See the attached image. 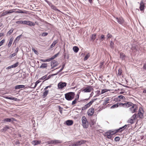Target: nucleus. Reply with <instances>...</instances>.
<instances>
[{
	"label": "nucleus",
	"instance_id": "f257e3e1",
	"mask_svg": "<svg viewBox=\"0 0 146 146\" xmlns=\"http://www.w3.org/2000/svg\"><path fill=\"white\" fill-rule=\"evenodd\" d=\"M75 95L74 92H70L65 94V98L67 100L71 101L74 98Z\"/></svg>",
	"mask_w": 146,
	"mask_h": 146
},
{
	"label": "nucleus",
	"instance_id": "f03ea898",
	"mask_svg": "<svg viewBox=\"0 0 146 146\" xmlns=\"http://www.w3.org/2000/svg\"><path fill=\"white\" fill-rule=\"evenodd\" d=\"M82 125L84 128H87L89 125L88 122L87 118L84 116H83L82 118Z\"/></svg>",
	"mask_w": 146,
	"mask_h": 146
},
{
	"label": "nucleus",
	"instance_id": "7ed1b4c3",
	"mask_svg": "<svg viewBox=\"0 0 146 146\" xmlns=\"http://www.w3.org/2000/svg\"><path fill=\"white\" fill-rule=\"evenodd\" d=\"M81 90L84 93H88L91 92L92 90H93V89L92 86L87 85L86 87L83 88L81 89Z\"/></svg>",
	"mask_w": 146,
	"mask_h": 146
},
{
	"label": "nucleus",
	"instance_id": "20e7f679",
	"mask_svg": "<svg viewBox=\"0 0 146 146\" xmlns=\"http://www.w3.org/2000/svg\"><path fill=\"white\" fill-rule=\"evenodd\" d=\"M97 98L94 99L92 100L89 103L85 105L82 108V110H84L89 108L91 106L92 103L97 100Z\"/></svg>",
	"mask_w": 146,
	"mask_h": 146
},
{
	"label": "nucleus",
	"instance_id": "39448f33",
	"mask_svg": "<svg viewBox=\"0 0 146 146\" xmlns=\"http://www.w3.org/2000/svg\"><path fill=\"white\" fill-rule=\"evenodd\" d=\"M97 98L94 99L92 100L89 103L85 105L82 108V110H84L89 108L91 106L92 103L97 100Z\"/></svg>",
	"mask_w": 146,
	"mask_h": 146
},
{
	"label": "nucleus",
	"instance_id": "423d86ee",
	"mask_svg": "<svg viewBox=\"0 0 146 146\" xmlns=\"http://www.w3.org/2000/svg\"><path fill=\"white\" fill-rule=\"evenodd\" d=\"M131 106V107L129 108V111L130 112L132 113L135 112L137 109V105L133 103L132 106Z\"/></svg>",
	"mask_w": 146,
	"mask_h": 146
},
{
	"label": "nucleus",
	"instance_id": "0eeeda50",
	"mask_svg": "<svg viewBox=\"0 0 146 146\" xmlns=\"http://www.w3.org/2000/svg\"><path fill=\"white\" fill-rule=\"evenodd\" d=\"M58 64V63L57 61L55 60H52L51 62V69L54 68V67L57 66Z\"/></svg>",
	"mask_w": 146,
	"mask_h": 146
},
{
	"label": "nucleus",
	"instance_id": "6e6552de",
	"mask_svg": "<svg viewBox=\"0 0 146 146\" xmlns=\"http://www.w3.org/2000/svg\"><path fill=\"white\" fill-rule=\"evenodd\" d=\"M94 112V108H90L88 110V115L89 116H91L93 114Z\"/></svg>",
	"mask_w": 146,
	"mask_h": 146
},
{
	"label": "nucleus",
	"instance_id": "1a4fd4ad",
	"mask_svg": "<svg viewBox=\"0 0 146 146\" xmlns=\"http://www.w3.org/2000/svg\"><path fill=\"white\" fill-rule=\"evenodd\" d=\"M115 133V132L114 133L113 131H112L111 132H107L105 133V135L108 138L110 139L112 135Z\"/></svg>",
	"mask_w": 146,
	"mask_h": 146
},
{
	"label": "nucleus",
	"instance_id": "9d476101",
	"mask_svg": "<svg viewBox=\"0 0 146 146\" xmlns=\"http://www.w3.org/2000/svg\"><path fill=\"white\" fill-rule=\"evenodd\" d=\"M115 20L119 24H122L124 22L123 19L122 17H116L115 18Z\"/></svg>",
	"mask_w": 146,
	"mask_h": 146
},
{
	"label": "nucleus",
	"instance_id": "9b49d317",
	"mask_svg": "<svg viewBox=\"0 0 146 146\" xmlns=\"http://www.w3.org/2000/svg\"><path fill=\"white\" fill-rule=\"evenodd\" d=\"M15 120V119L13 118H6L3 120L2 121L3 123H5L7 122H13Z\"/></svg>",
	"mask_w": 146,
	"mask_h": 146
},
{
	"label": "nucleus",
	"instance_id": "f8f14e48",
	"mask_svg": "<svg viewBox=\"0 0 146 146\" xmlns=\"http://www.w3.org/2000/svg\"><path fill=\"white\" fill-rule=\"evenodd\" d=\"M19 62H17L16 63L13 65L7 67L6 69L7 70L11 68H15L17 67L19 65Z\"/></svg>",
	"mask_w": 146,
	"mask_h": 146
},
{
	"label": "nucleus",
	"instance_id": "ddd939ff",
	"mask_svg": "<svg viewBox=\"0 0 146 146\" xmlns=\"http://www.w3.org/2000/svg\"><path fill=\"white\" fill-rule=\"evenodd\" d=\"M66 83L65 82H60L58 84V87L59 88L62 89L66 85Z\"/></svg>",
	"mask_w": 146,
	"mask_h": 146
},
{
	"label": "nucleus",
	"instance_id": "4468645a",
	"mask_svg": "<svg viewBox=\"0 0 146 146\" xmlns=\"http://www.w3.org/2000/svg\"><path fill=\"white\" fill-rule=\"evenodd\" d=\"M85 142L84 141L81 140L80 141H78L74 143V145H75V146H78L79 145H81L83 143H84Z\"/></svg>",
	"mask_w": 146,
	"mask_h": 146
},
{
	"label": "nucleus",
	"instance_id": "2eb2a0df",
	"mask_svg": "<svg viewBox=\"0 0 146 146\" xmlns=\"http://www.w3.org/2000/svg\"><path fill=\"white\" fill-rule=\"evenodd\" d=\"M132 103L131 102H127L123 104V107L124 108H129L132 106Z\"/></svg>",
	"mask_w": 146,
	"mask_h": 146
},
{
	"label": "nucleus",
	"instance_id": "dca6fc26",
	"mask_svg": "<svg viewBox=\"0 0 146 146\" xmlns=\"http://www.w3.org/2000/svg\"><path fill=\"white\" fill-rule=\"evenodd\" d=\"M73 121L72 120H68L66 121V125H71L73 124Z\"/></svg>",
	"mask_w": 146,
	"mask_h": 146
},
{
	"label": "nucleus",
	"instance_id": "f3484780",
	"mask_svg": "<svg viewBox=\"0 0 146 146\" xmlns=\"http://www.w3.org/2000/svg\"><path fill=\"white\" fill-rule=\"evenodd\" d=\"M140 6L139 7L141 11H143L144 9V4L142 1L140 3Z\"/></svg>",
	"mask_w": 146,
	"mask_h": 146
},
{
	"label": "nucleus",
	"instance_id": "a211bd4d",
	"mask_svg": "<svg viewBox=\"0 0 146 146\" xmlns=\"http://www.w3.org/2000/svg\"><path fill=\"white\" fill-rule=\"evenodd\" d=\"M142 110H139V112L138 113L137 117H139L140 118H141L143 116V114L142 112Z\"/></svg>",
	"mask_w": 146,
	"mask_h": 146
},
{
	"label": "nucleus",
	"instance_id": "6ab92c4d",
	"mask_svg": "<svg viewBox=\"0 0 146 146\" xmlns=\"http://www.w3.org/2000/svg\"><path fill=\"white\" fill-rule=\"evenodd\" d=\"M40 81L39 80H37L36 81L35 83V85L34 87L32 86V87H30V86H28V88H31V89H34L37 86V84L40 82Z\"/></svg>",
	"mask_w": 146,
	"mask_h": 146
},
{
	"label": "nucleus",
	"instance_id": "aec40b11",
	"mask_svg": "<svg viewBox=\"0 0 146 146\" xmlns=\"http://www.w3.org/2000/svg\"><path fill=\"white\" fill-rule=\"evenodd\" d=\"M41 143L40 141L34 140L32 141V144L34 145H38Z\"/></svg>",
	"mask_w": 146,
	"mask_h": 146
},
{
	"label": "nucleus",
	"instance_id": "412c9836",
	"mask_svg": "<svg viewBox=\"0 0 146 146\" xmlns=\"http://www.w3.org/2000/svg\"><path fill=\"white\" fill-rule=\"evenodd\" d=\"M24 87L25 86L24 85H18L15 86V89L16 90L22 88H24Z\"/></svg>",
	"mask_w": 146,
	"mask_h": 146
},
{
	"label": "nucleus",
	"instance_id": "4be33fe9",
	"mask_svg": "<svg viewBox=\"0 0 146 146\" xmlns=\"http://www.w3.org/2000/svg\"><path fill=\"white\" fill-rule=\"evenodd\" d=\"M30 26H34L35 25V23L32 21H28V25Z\"/></svg>",
	"mask_w": 146,
	"mask_h": 146
},
{
	"label": "nucleus",
	"instance_id": "5701e85b",
	"mask_svg": "<svg viewBox=\"0 0 146 146\" xmlns=\"http://www.w3.org/2000/svg\"><path fill=\"white\" fill-rule=\"evenodd\" d=\"M125 129V128L123 126L122 127H120L118 129L116 130V131L115 133L118 132H121L123 130Z\"/></svg>",
	"mask_w": 146,
	"mask_h": 146
},
{
	"label": "nucleus",
	"instance_id": "b1692460",
	"mask_svg": "<svg viewBox=\"0 0 146 146\" xmlns=\"http://www.w3.org/2000/svg\"><path fill=\"white\" fill-rule=\"evenodd\" d=\"M6 98L10 100H13L15 101H17V98L14 97H6Z\"/></svg>",
	"mask_w": 146,
	"mask_h": 146
},
{
	"label": "nucleus",
	"instance_id": "393cba45",
	"mask_svg": "<svg viewBox=\"0 0 146 146\" xmlns=\"http://www.w3.org/2000/svg\"><path fill=\"white\" fill-rule=\"evenodd\" d=\"M47 67V64L46 63H42L40 67V68H45Z\"/></svg>",
	"mask_w": 146,
	"mask_h": 146
},
{
	"label": "nucleus",
	"instance_id": "a878e982",
	"mask_svg": "<svg viewBox=\"0 0 146 146\" xmlns=\"http://www.w3.org/2000/svg\"><path fill=\"white\" fill-rule=\"evenodd\" d=\"M9 127L7 126H6L4 127L3 129H1V131L2 132L5 131H6L7 129H9Z\"/></svg>",
	"mask_w": 146,
	"mask_h": 146
},
{
	"label": "nucleus",
	"instance_id": "bb28decb",
	"mask_svg": "<svg viewBox=\"0 0 146 146\" xmlns=\"http://www.w3.org/2000/svg\"><path fill=\"white\" fill-rule=\"evenodd\" d=\"M105 37L104 35H102L99 38V39L100 41L101 42L104 40L105 39Z\"/></svg>",
	"mask_w": 146,
	"mask_h": 146
},
{
	"label": "nucleus",
	"instance_id": "cd10ccee",
	"mask_svg": "<svg viewBox=\"0 0 146 146\" xmlns=\"http://www.w3.org/2000/svg\"><path fill=\"white\" fill-rule=\"evenodd\" d=\"M48 90H46L45 92H44L42 95L43 98H44L46 96L48 93Z\"/></svg>",
	"mask_w": 146,
	"mask_h": 146
},
{
	"label": "nucleus",
	"instance_id": "c85d7f7f",
	"mask_svg": "<svg viewBox=\"0 0 146 146\" xmlns=\"http://www.w3.org/2000/svg\"><path fill=\"white\" fill-rule=\"evenodd\" d=\"M13 40V38L12 37L10 39L8 45V46L9 47L11 46Z\"/></svg>",
	"mask_w": 146,
	"mask_h": 146
},
{
	"label": "nucleus",
	"instance_id": "c756f323",
	"mask_svg": "<svg viewBox=\"0 0 146 146\" xmlns=\"http://www.w3.org/2000/svg\"><path fill=\"white\" fill-rule=\"evenodd\" d=\"M73 49L75 52L76 53L78 52L79 50V48L76 46H74L73 47Z\"/></svg>",
	"mask_w": 146,
	"mask_h": 146
},
{
	"label": "nucleus",
	"instance_id": "7c9ffc66",
	"mask_svg": "<svg viewBox=\"0 0 146 146\" xmlns=\"http://www.w3.org/2000/svg\"><path fill=\"white\" fill-rule=\"evenodd\" d=\"M21 35H20L18 36L15 39L14 42H17L19 40L20 38H21Z\"/></svg>",
	"mask_w": 146,
	"mask_h": 146
},
{
	"label": "nucleus",
	"instance_id": "2f4dec72",
	"mask_svg": "<svg viewBox=\"0 0 146 146\" xmlns=\"http://www.w3.org/2000/svg\"><path fill=\"white\" fill-rule=\"evenodd\" d=\"M13 30H14V29H13V28L11 29L7 32V36L10 35L13 33Z\"/></svg>",
	"mask_w": 146,
	"mask_h": 146
},
{
	"label": "nucleus",
	"instance_id": "473e14b6",
	"mask_svg": "<svg viewBox=\"0 0 146 146\" xmlns=\"http://www.w3.org/2000/svg\"><path fill=\"white\" fill-rule=\"evenodd\" d=\"M58 41L57 40H56L54 41L53 43L52 44L50 45V48H53L55 45H56V44L58 42Z\"/></svg>",
	"mask_w": 146,
	"mask_h": 146
},
{
	"label": "nucleus",
	"instance_id": "72a5a7b5",
	"mask_svg": "<svg viewBox=\"0 0 146 146\" xmlns=\"http://www.w3.org/2000/svg\"><path fill=\"white\" fill-rule=\"evenodd\" d=\"M114 43L112 41H110V48L112 49H113L114 47Z\"/></svg>",
	"mask_w": 146,
	"mask_h": 146
},
{
	"label": "nucleus",
	"instance_id": "f704fd0d",
	"mask_svg": "<svg viewBox=\"0 0 146 146\" xmlns=\"http://www.w3.org/2000/svg\"><path fill=\"white\" fill-rule=\"evenodd\" d=\"M96 35L95 34H93L92 35V36L91 38V40L94 41L96 38Z\"/></svg>",
	"mask_w": 146,
	"mask_h": 146
},
{
	"label": "nucleus",
	"instance_id": "c9c22d12",
	"mask_svg": "<svg viewBox=\"0 0 146 146\" xmlns=\"http://www.w3.org/2000/svg\"><path fill=\"white\" fill-rule=\"evenodd\" d=\"M120 58L122 60L124 59L125 55L123 53H120Z\"/></svg>",
	"mask_w": 146,
	"mask_h": 146
},
{
	"label": "nucleus",
	"instance_id": "e433bc0d",
	"mask_svg": "<svg viewBox=\"0 0 146 146\" xmlns=\"http://www.w3.org/2000/svg\"><path fill=\"white\" fill-rule=\"evenodd\" d=\"M137 115L136 113L134 114L132 117H131L133 120L134 121L135 119L137 118Z\"/></svg>",
	"mask_w": 146,
	"mask_h": 146
},
{
	"label": "nucleus",
	"instance_id": "4c0bfd02",
	"mask_svg": "<svg viewBox=\"0 0 146 146\" xmlns=\"http://www.w3.org/2000/svg\"><path fill=\"white\" fill-rule=\"evenodd\" d=\"M90 54L89 53H88L86 56H85L84 60H86L90 56Z\"/></svg>",
	"mask_w": 146,
	"mask_h": 146
},
{
	"label": "nucleus",
	"instance_id": "58836bf2",
	"mask_svg": "<svg viewBox=\"0 0 146 146\" xmlns=\"http://www.w3.org/2000/svg\"><path fill=\"white\" fill-rule=\"evenodd\" d=\"M118 107V105L117 103L116 104H114L111 107V109H113L115 108H116Z\"/></svg>",
	"mask_w": 146,
	"mask_h": 146
},
{
	"label": "nucleus",
	"instance_id": "ea45409f",
	"mask_svg": "<svg viewBox=\"0 0 146 146\" xmlns=\"http://www.w3.org/2000/svg\"><path fill=\"white\" fill-rule=\"evenodd\" d=\"M54 144H57L59 143H62V141L59 140H53Z\"/></svg>",
	"mask_w": 146,
	"mask_h": 146
},
{
	"label": "nucleus",
	"instance_id": "a19ab883",
	"mask_svg": "<svg viewBox=\"0 0 146 146\" xmlns=\"http://www.w3.org/2000/svg\"><path fill=\"white\" fill-rule=\"evenodd\" d=\"M8 14L7 11H5V12H3L2 13L0 17H2L3 16H4L5 15H7Z\"/></svg>",
	"mask_w": 146,
	"mask_h": 146
},
{
	"label": "nucleus",
	"instance_id": "79ce46f5",
	"mask_svg": "<svg viewBox=\"0 0 146 146\" xmlns=\"http://www.w3.org/2000/svg\"><path fill=\"white\" fill-rule=\"evenodd\" d=\"M15 10V9H11L9 10V11H7L8 14L9 13H11L13 12H15V11H14Z\"/></svg>",
	"mask_w": 146,
	"mask_h": 146
},
{
	"label": "nucleus",
	"instance_id": "37998d69",
	"mask_svg": "<svg viewBox=\"0 0 146 146\" xmlns=\"http://www.w3.org/2000/svg\"><path fill=\"white\" fill-rule=\"evenodd\" d=\"M15 12L17 13H25V12H24V11H22L21 10H19L18 11H16Z\"/></svg>",
	"mask_w": 146,
	"mask_h": 146
},
{
	"label": "nucleus",
	"instance_id": "c03bdc74",
	"mask_svg": "<svg viewBox=\"0 0 146 146\" xmlns=\"http://www.w3.org/2000/svg\"><path fill=\"white\" fill-rule=\"evenodd\" d=\"M134 121L131 118H130L128 120V122L132 124L134 123Z\"/></svg>",
	"mask_w": 146,
	"mask_h": 146
},
{
	"label": "nucleus",
	"instance_id": "a18cd8bd",
	"mask_svg": "<svg viewBox=\"0 0 146 146\" xmlns=\"http://www.w3.org/2000/svg\"><path fill=\"white\" fill-rule=\"evenodd\" d=\"M120 138L119 137H115L114 140L115 141H119L120 139Z\"/></svg>",
	"mask_w": 146,
	"mask_h": 146
},
{
	"label": "nucleus",
	"instance_id": "49530a36",
	"mask_svg": "<svg viewBox=\"0 0 146 146\" xmlns=\"http://www.w3.org/2000/svg\"><path fill=\"white\" fill-rule=\"evenodd\" d=\"M51 7L52 9H53L54 10H56V7L53 5L51 3V5H49Z\"/></svg>",
	"mask_w": 146,
	"mask_h": 146
},
{
	"label": "nucleus",
	"instance_id": "de8ad7c7",
	"mask_svg": "<svg viewBox=\"0 0 146 146\" xmlns=\"http://www.w3.org/2000/svg\"><path fill=\"white\" fill-rule=\"evenodd\" d=\"M47 75H45L44 76L40 78V80H44V79H46V77H47Z\"/></svg>",
	"mask_w": 146,
	"mask_h": 146
},
{
	"label": "nucleus",
	"instance_id": "09e8293b",
	"mask_svg": "<svg viewBox=\"0 0 146 146\" xmlns=\"http://www.w3.org/2000/svg\"><path fill=\"white\" fill-rule=\"evenodd\" d=\"M122 73V71L121 69H119L118 70V76H120L121 75V73Z\"/></svg>",
	"mask_w": 146,
	"mask_h": 146
},
{
	"label": "nucleus",
	"instance_id": "8fccbe9b",
	"mask_svg": "<svg viewBox=\"0 0 146 146\" xmlns=\"http://www.w3.org/2000/svg\"><path fill=\"white\" fill-rule=\"evenodd\" d=\"M78 100L77 99H76L75 98V100L72 102V104L73 105L76 104L77 103V101Z\"/></svg>",
	"mask_w": 146,
	"mask_h": 146
},
{
	"label": "nucleus",
	"instance_id": "3c124183",
	"mask_svg": "<svg viewBox=\"0 0 146 146\" xmlns=\"http://www.w3.org/2000/svg\"><path fill=\"white\" fill-rule=\"evenodd\" d=\"M65 66V64H64L62 66V68H61V69L58 71V72L59 73L60 72H61V71H62V70H63V69L64 68V67Z\"/></svg>",
	"mask_w": 146,
	"mask_h": 146
},
{
	"label": "nucleus",
	"instance_id": "603ef678",
	"mask_svg": "<svg viewBox=\"0 0 146 146\" xmlns=\"http://www.w3.org/2000/svg\"><path fill=\"white\" fill-rule=\"evenodd\" d=\"M112 37V35L110 33H108L107 35V39L111 38Z\"/></svg>",
	"mask_w": 146,
	"mask_h": 146
},
{
	"label": "nucleus",
	"instance_id": "864d4df0",
	"mask_svg": "<svg viewBox=\"0 0 146 146\" xmlns=\"http://www.w3.org/2000/svg\"><path fill=\"white\" fill-rule=\"evenodd\" d=\"M48 33H43L41 34V36H45L47 35Z\"/></svg>",
	"mask_w": 146,
	"mask_h": 146
},
{
	"label": "nucleus",
	"instance_id": "5fc2aeb1",
	"mask_svg": "<svg viewBox=\"0 0 146 146\" xmlns=\"http://www.w3.org/2000/svg\"><path fill=\"white\" fill-rule=\"evenodd\" d=\"M58 54H59V53H57L55 55H54V56H53L52 57V59L53 60L55 58H56V57H57L58 56Z\"/></svg>",
	"mask_w": 146,
	"mask_h": 146
},
{
	"label": "nucleus",
	"instance_id": "6e6d98bb",
	"mask_svg": "<svg viewBox=\"0 0 146 146\" xmlns=\"http://www.w3.org/2000/svg\"><path fill=\"white\" fill-rule=\"evenodd\" d=\"M5 40L3 39L0 42V46H2L5 42Z\"/></svg>",
	"mask_w": 146,
	"mask_h": 146
},
{
	"label": "nucleus",
	"instance_id": "4d7b16f0",
	"mask_svg": "<svg viewBox=\"0 0 146 146\" xmlns=\"http://www.w3.org/2000/svg\"><path fill=\"white\" fill-rule=\"evenodd\" d=\"M108 100H105L104 103H103V105H105L107 104H108L109 103V102H108Z\"/></svg>",
	"mask_w": 146,
	"mask_h": 146
},
{
	"label": "nucleus",
	"instance_id": "13d9d810",
	"mask_svg": "<svg viewBox=\"0 0 146 146\" xmlns=\"http://www.w3.org/2000/svg\"><path fill=\"white\" fill-rule=\"evenodd\" d=\"M17 54H16L15 53H13L12 54H11L10 55V56L11 58H12L14 56H15V55H16Z\"/></svg>",
	"mask_w": 146,
	"mask_h": 146
},
{
	"label": "nucleus",
	"instance_id": "bf43d9fd",
	"mask_svg": "<svg viewBox=\"0 0 146 146\" xmlns=\"http://www.w3.org/2000/svg\"><path fill=\"white\" fill-rule=\"evenodd\" d=\"M107 91L106 90V89H104L102 90L101 92V94H104V93L107 92Z\"/></svg>",
	"mask_w": 146,
	"mask_h": 146
},
{
	"label": "nucleus",
	"instance_id": "052dcab7",
	"mask_svg": "<svg viewBox=\"0 0 146 146\" xmlns=\"http://www.w3.org/2000/svg\"><path fill=\"white\" fill-rule=\"evenodd\" d=\"M117 104L118 105V107L119 106H122L123 107V104L121 102H117Z\"/></svg>",
	"mask_w": 146,
	"mask_h": 146
},
{
	"label": "nucleus",
	"instance_id": "680f3d73",
	"mask_svg": "<svg viewBox=\"0 0 146 146\" xmlns=\"http://www.w3.org/2000/svg\"><path fill=\"white\" fill-rule=\"evenodd\" d=\"M96 93H97L98 96H99L101 94V92H100V90L97 91H96Z\"/></svg>",
	"mask_w": 146,
	"mask_h": 146
},
{
	"label": "nucleus",
	"instance_id": "e2e57ef3",
	"mask_svg": "<svg viewBox=\"0 0 146 146\" xmlns=\"http://www.w3.org/2000/svg\"><path fill=\"white\" fill-rule=\"evenodd\" d=\"M52 76H51V74L50 75H49L48 76V77H46V80H46L49 79Z\"/></svg>",
	"mask_w": 146,
	"mask_h": 146
},
{
	"label": "nucleus",
	"instance_id": "0e129e2a",
	"mask_svg": "<svg viewBox=\"0 0 146 146\" xmlns=\"http://www.w3.org/2000/svg\"><path fill=\"white\" fill-rule=\"evenodd\" d=\"M28 21H23V24L28 25Z\"/></svg>",
	"mask_w": 146,
	"mask_h": 146
},
{
	"label": "nucleus",
	"instance_id": "69168bd1",
	"mask_svg": "<svg viewBox=\"0 0 146 146\" xmlns=\"http://www.w3.org/2000/svg\"><path fill=\"white\" fill-rule=\"evenodd\" d=\"M118 97L120 99H123L125 97L123 96L120 95L118 96Z\"/></svg>",
	"mask_w": 146,
	"mask_h": 146
},
{
	"label": "nucleus",
	"instance_id": "338daca9",
	"mask_svg": "<svg viewBox=\"0 0 146 146\" xmlns=\"http://www.w3.org/2000/svg\"><path fill=\"white\" fill-rule=\"evenodd\" d=\"M23 21H18L16 22V23H17L21 24H23Z\"/></svg>",
	"mask_w": 146,
	"mask_h": 146
},
{
	"label": "nucleus",
	"instance_id": "774afa93",
	"mask_svg": "<svg viewBox=\"0 0 146 146\" xmlns=\"http://www.w3.org/2000/svg\"><path fill=\"white\" fill-rule=\"evenodd\" d=\"M143 68L144 69L146 70V63H145L143 66Z\"/></svg>",
	"mask_w": 146,
	"mask_h": 146
}]
</instances>
